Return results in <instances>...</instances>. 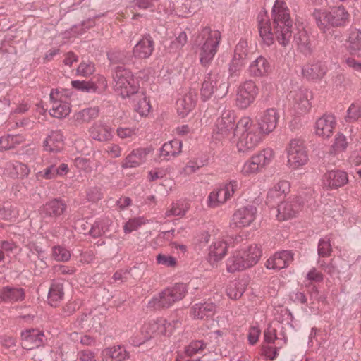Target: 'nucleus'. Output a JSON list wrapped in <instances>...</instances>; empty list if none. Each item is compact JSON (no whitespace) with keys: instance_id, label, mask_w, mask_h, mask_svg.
<instances>
[{"instance_id":"nucleus-1","label":"nucleus","mask_w":361,"mask_h":361,"mask_svg":"<svg viewBox=\"0 0 361 361\" xmlns=\"http://www.w3.org/2000/svg\"><path fill=\"white\" fill-rule=\"evenodd\" d=\"M274 31L272 30L269 18L264 11L259 13L257 20L259 32L264 42L273 44L274 35L281 44L286 45L292 36L293 21L286 4L283 0H276L272 8Z\"/></svg>"},{"instance_id":"nucleus-2","label":"nucleus","mask_w":361,"mask_h":361,"mask_svg":"<svg viewBox=\"0 0 361 361\" xmlns=\"http://www.w3.org/2000/svg\"><path fill=\"white\" fill-rule=\"evenodd\" d=\"M221 40V32L209 27L202 28L194 36L193 47L196 49L202 66L206 67L210 65L218 51Z\"/></svg>"},{"instance_id":"nucleus-3","label":"nucleus","mask_w":361,"mask_h":361,"mask_svg":"<svg viewBox=\"0 0 361 361\" xmlns=\"http://www.w3.org/2000/svg\"><path fill=\"white\" fill-rule=\"evenodd\" d=\"M279 116L275 109L258 114L250 123V142L254 145L261 142L276 127Z\"/></svg>"},{"instance_id":"nucleus-4","label":"nucleus","mask_w":361,"mask_h":361,"mask_svg":"<svg viewBox=\"0 0 361 361\" xmlns=\"http://www.w3.org/2000/svg\"><path fill=\"white\" fill-rule=\"evenodd\" d=\"M313 17L320 30L326 33L331 27L345 26L348 21L349 14L344 7L338 6L330 9H315Z\"/></svg>"},{"instance_id":"nucleus-5","label":"nucleus","mask_w":361,"mask_h":361,"mask_svg":"<svg viewBox=\"0 0 361 361\" xmlns=\"http://www.w3.org/2000/svg\"><path fill=\"white\" fill-rule=\"evenodd\" d=\"M114 90L123 98L129 97L138 91L139 85L133 73L128 69L118 66L114 75Z\"/></svg>"},{"instance_id":"nucleus-6","label":"nucleus","mask_w":361,"mask_h":361,"mask_svg":"<svg viewBox=\"0 0 361 361\" xmlns=\"http://www.w3.org/2000/svg\"><path fill=\"white\" fill-rule=\"evenodd\" d=\"M288 166L294 170L300 169L308 161L307 150L302 139H293L287 148Z\"/></svg>"},{"instance_id":"nucleus-7","label":"nucleus","mask_w":361,"mask_h":361,"mask_svg":"<svg viewBox=\"0 0 361 361\" xmlns=\"http://www.w3.org/2000/svg\"><path fill=\"white\" fill-rule=\"evenodd\" d=\"M51 107L50 114L57 118H65L71 112V104L68 99L67 91L52 90L50 92Z\"/></svg>"},{"instance_id":"nucleus-8","label":"nucleus","mask_w":361,"mask_h":361,"mask_svg":"<svg viewBox=\"0 0 361 361\" xmlns=\"http://www.w3.org/2000/svg\"><path fill=\"white\" fill-rule=\"evenodd\" d=\"M47 338L43 331L39 329H27L20 333V345L27 350H31L44 346Z\"/></svg>"},{"instance_id":"nucleus-9","label":"nucleus","mask_w":361,"mask_h":361,"mask_svg":"<svg viewBox=\"0 0 361 361\" xmlns=\"http://www.w3.org/2000/svg\"><path fill=\"white\" fill-rule=\"evenodd\" d=\"M236 187V181H231L214 189L208 196V207L215 208L225 203L234 194Z\"/></svg>"},{"instance_id":"nucleus-10","label":"nucleus","mask_w":361,"mask_h":361,"mask_svg":"<svg viewBox=\"0 0 361 361\" xmlns=\"http://www.w3.org/2000/svg\"><path fill=\"white\" fill-rule=\"evenodd\" d=\"M217 87H219V89H224V92L222 95H225L227 93L228 86L224 82L221 76L212 73L208 74L204 78L200 90V94L202 99L204 101H207L210 99L214 93V91L217 90Z\"/></svg>"},{"instance_id":"nucleus-11","label":"nucleus","mask_w":361,"mask_h":361,"mask_svg":"<svg viewBox=\"0 0 361 361\" xmlns=\"http://www.w3.org/2000/svg\"><path fill=\"white\" fill-rule=\"evenodd\" d=\"M234 126V117L231 111H225L216 122L212 137L214 140L221 141L226 137Z\"/></svg>"},{"instance_id":"nucleus-12","label":"nucleus","mask_w":361,"mask_h":361,"mask_svg":"<svg viewBox=\"0 0 361 361\" xmlns=\"http://www.w3.org/2000/svg\"><path fill=\"white\" fill-rule=\"evenodd\" d=\"M302 209V204L298 197L281 202L277 206L276 217L279 221H285L296 216Z\"/></svg>"},{"instance_id":"nucleus-13","label":"nucleus","mask_w":361,"mask_h":361,"mask_svg":"<svg viewBox=\"0 0 361 361\" xmlns=\"http://www.w3.org/2000/svg\"><path fill=\"white\" fill-rule=\"evenodd\" d=\"M336 126V118L332 114H324L317 119L314 124L316 135L322 138L330 137Z\"/></svg>"},{"instance_id":"nucleus-14","label":"nucleus","mask_w":361,"mask_h":361,"mask_svg":"<svg viewBox=\"0 0 361 361\" xmlns=\"http://www.w3.org/2000/svg\"><path fill=\"white\" fill-rule=\"evenodd\" d=\"M197 94L195 90H190L186 92H181L176 102L178 114L184 118L194 108L196 102Z\"/></svg>"},{"instance_id":"nucleus-15","label":"nucleus","mask_w":361,"mask_h":361,"mask_svg":"<svg viewBox=\"0 0 361 361\" xmlns=\"http://www.w3.org/2000/svg\"><path fill=\"white\" fill-rule=\"evenodd\" d=\"M207 260L211 264L221 261L228 251L227 244L223 238H214L207 248Z\"/></svg>"},{"instance_id":"nucleus-16","label":"nucleus","mask_w":361,"mask_h":361,"mask_svg":"<svg viewBox=\"0 0 361 361\" xmlns=\"http://www.w3.org/2000/svg\"><path fill=\"white\" fill-rule=\"evenodd\" d=\"M288 99L295 109L301 111H306L310 106L308 91L305 88L299 87L290 90Z\"/></svg>"},{"instance_id":"nucleus-17","label":"nucleus","mask_w":361,"mask_h":361,"mask_svg":"<svg viewBox=\"0 0 361 361\" xmlns=\"http://www.w3.org/2000/svg\"><path fill=\"white\" fill-rule=\"evenodd\" d=\"M150 147H140L133 149L124 159L122 167L135 168L147 160V155L152 152Z\"/></svg>"},{"instance_id":"nucleus-18","label":"nucleus","mask_w":361,"mask_h":361,"mask_svg":"<svg viewBox=\"0 0 361 361\" xmlns=\"http://www.w3.org/2000/svg\"><path fill=\"white\" fill-rule=\"evenodd\" d=\"M290 185L287 180H280L276 183L267 194V202L270 204H279L283 202L286 195L290 192Z\"/></svg>"},{"instance_id":"nucleus-19","label":"nucleus","mask_w":361,"mask_h":361,"mask_svg":"<svg viewBox=\"0 0 361 361\" xmlns=\"http://www.w3.org/2000/svg\"><path fill=\"white\" fill-rule=\"evenodd\" d=\"M274 157L271 149L267 148L255 153L250 160V173L259 171L269 164Z\"/></svg>"},{"instance_id":"nucleus-20","label":"nucleus","mask_w":361,"mask_h":361,"mask_svg":"<svg viewBox=\"0 0 361 361\" xmlns=\"http://www.w3.org/2000/svg\"><path fill=\"white\" fill-rule=\"evenodd\" d=\"M235 135L238 137L237 148L240 152H248V118H241L236 126Z\"/></svg>"},{"instance_id":"nucleus-21","label":"nucleus","mask_w":361,"mask_h":361,"mask_svg":"<svg viewBox=\"0 0 361 361\" xmlns=\"http://www.w3.org/2000/svg\"><path fill=\"white\" fill-rule=\"evenodd\" d=\"M154 48V41L150 35L142 37L134 46L133 54L137 59H146L149 57Z\"/></svg>"},{"instance_id":"nucleus-22","label":"nucleus","mask_w":361,"mask_h":361,"mask_svg":"<svg viewBox=\"0 0 361 361\" xmlns=\"http://www.w3.org/2000/svg\"><path fill=\"white\" fill-rule=\"evenodd\" d=\"M348 181L347 173L341 170H331L324 175V183L329 189H336Z\"/></svg>"},{"instance_id":"nucleus-23","label":"nucleus","mask_w":361,"mask_h":361,"mask_svg":"<svg viewBox=\"0 0 361 361\" xmlns=\"http://www.w3.org/2000/svg\"><path fill=\"white\" fill-rule=\"evenodd\" d=\"M182 300L180 295H154L147 303V308L151 310H157L168 308L172 304Z\"/></svg>"},{"instance_id":"nucleus-24","label":"nucleus","mask_w":361,"mask_h":361,"mask_svg":"<svg viewBox=\"0 0 361 361\" xmlns=\"http://www.w3.org/2000/svg\"><path fill=\"white\" fill-rule=\"evenodd\" d=\"M90 133L92 139L100 142H107L113 137L112 128L102 121L94 123Z\"/></svg>"},{"instance_id":"nucleus-25","label":"nucleus","mask_w":361,"mask_h":361,"mask_svg":"<svg viewBox=\"0 0 361 361\" xmlns=\"http://www.w3.org/2000/svg\"><path fill=\"white\" fill-rule=\"evenodd\" d=\"M293 259V255L289 251L276 252L267 259L266 267L268 269H281L288 267Z\"/></svg>"},{"instance_id":"nucleus-26","label":"nucleus","mask_w":361,"mask_h":361,"mask_svg":"<svg viewBox=\"0 0 361 361\" xmlns=\"http://www.w3.org/2000/svg\"><path fill=\"white\" fill-rule=\"evenodd\" d=\"M248 259V252L246 250L235 252L226 261V268L228 272L240 271L245 268Z\"/></svg>"},{"instance_id":"nucleus-27","label":"nucleus","mask_w":361,"mask_h":361,"mask_svg":"<svg viewBox=\"0 0 361 361\" xmlns=\"http://www.w3.org/2000/svg\"><path fill=\"white\" fill-rule=\"evenodd\" d=\"M246 41L240 42L235 47L234 57L230 65V72L233 74L238 68L245 64L244 61L248 54V49Z\"/></svg>"},{"instance_id":"nucleus-28","label":"nucleus","mask_w":361,"mask_h":361,"mask_svg":"<svg viewBox=\"0 0 361 361\" xmlns=\"http://www.w3.org/2000/svg\"><path fill=\"white\" fill-rule=\"evenodd\" d=\"M327 72L326 66L322 62H314L306 64L302 68L305 77L312 80H321Z\"/></svg>"},{"instance_id":"nucleus-29","label":"nucleus","mask_w":361,"mask_h":361,"mask_svg":"<svg viewBox=\"0 0 361 361\" xmlns=\"http://www.w3.org/2000/svg\"><path fill=\"white\" fill-rule=\"evenodd\" d=\"M345 45L351 55H359L361 51V29L350 30Z\"/></svg>"},{"instance_id":"nucleus-30","label":"nucleus","mask_w":361,"mask_h":361,"mask_svg":"<svg viewBox=\"0 0 361 361\" xmlns=\"http://www.w3.org/2000/svg\"><path fill=\"white\" fill-rule=\"evenodd\" d=\"M44 148L47 152H59L63 144V136L60 130L51 131L44 141Z\"/></svg>"},{"instance_id":"nucleus-31","label":"nucleus","mask_w":361,"mask_h":361,"mask_svg":"<svg viewBox=\"0 0 361 361\" xmlns=\"http://www.w3.org/2000/svg\"><path fill=\"white\" fill-rule=\"evenodd\" d=\"M273 67L264 57L259 56L250 66V71L256 77L266 76L272 72Z\"/></svg>"},{"instance_id":"nucleus-32","label":"nucleus","mask_w":361,"mask_h":361,"mask_svg":"<svg viewBox=\"0 0 361 361\" xmlns=\"http://www.w3.org/2000/svg\"><path fill=\"white\" fill-rule=\"evenodd\" d=\"M216 311V305L212 303L195 304L192 308L194 319H208L212 318Z\"/></svg>"},{"instance_id":"nucleus-33","label":"nucleus","mask_w":361,"mask_h":361,"mask_svg":"<svg viewBox=\"0 0 361 361\" xmlns=\"http://www.w3.org/2000/svg\"><path fill=\"white\" fill-rule=\"evenodd\" d=\"M66 204L58 199H54L47 202L42 209V214L46 216L58 217L66 209Z\"/></svg>"},{"instance_id":"nucleus-34","label":"nucleus","mask_w":361,"mask_h":361,"mask_svg":"<svg viewBox=\"0 0 361 361\" xmlns=\"http://www.w3.org/2000/svg\"><path fill=\"white\" fill-rule=\"evenodd\" d=\"M181 147V141L173 140L163 145L160 149V155L165 159H170L180 152Z\"/></svg>"},{"instance_id":"nucleus-35","label":"nucleus","mask_w":361,"mask_h":361,"mask_svg":"<svg viewBox=\"0 0 361 361\" xmlns=\"http://www.w3.org/2000/svg\"><path fill=\"white\" fill-rule=\"evenodd\" d=\"M111 225L112 221L109 218L103 217L94 222L90 231V234L94 238L105 235L110 231Z\"/></svg>"},{"instance_id":"nucleus-36","label":"nucleus","mask_w":361,"mask_h":361,"mask_svg":"<svg viewBox=\"0 0 361 361\" xmlns=\"http://www.w3.org/2000/svg\"><path fill=\"white\" fill-rule=\"evenodd\" d=\"M5 172L11 177H25L30 173L28 167L22 163L9 162L6 164Z\"/></svg>"},{"instance_id":"nucleus-37","label":"nucleus","mask_w":361,"mask_h":361,"mask_svg":"<svg viewBox=\"0 0 361 361\" xmlns=\"http://www.w3.org/2000/svg\"><path fill=\"white\" fill-rule=\"evenodd\" d=\"M103 355H109L115 361H125L129 358V353L121 345L104 349Z\"/></svg>"},{"instance_id":"nucleus-38","label":"nucleus","mask_w":361,"mask_h":361,"mask_svg":"<svg viewBox=\"0 0 361 361\" xmlns=\"http://www.w3.org/2000/svg\"><path fill=\"white\" fill-rule=\"evenodd\" d=\"M147 324L148 329H149L151 332L159 335H166L167 328L170 326V324L168 323L165 319L161 317L149 321Z\"/></svg>"},{"instance_id":"nucleus-39","label":"nucleus","mask_w":361,"mask_h":361,"mask_svg":"<svg viewBox=\"0 0 361 361\" xmlns=\"http://www.w3.org/2000/svg\"><path fill=\"white\" fill-rule=\"evenodd\" d=\"M294 41L301 52L308 54L311 51L310 40L305 31H300L295 36Z\"/></svg>"},{"instance_id":"nucleus-40","label":"nucleus","mask_w":361,"mask_h":361,"mask_svg":"<svg viewBox=\"0 0 361 361\" xmlns=\"http://www.w3.org/2000/svg\"><path fill=\"white\" fill-rule=\"evenodd\" d=\"M232 224L237 228H243L248 225V209L246 207L235 212L233 216Z\"/></svg>"},{"instance_id":"nucleus-41","label":"nucleus","mask_w":361,"mask_h":361,"mask_svg":"<svg viewBox=\"0 0 361 361\" xmlns=\"http://www.w3.org/2000/svg\"><path fill=\"white\" fill-rule=\"evenodd\" d=\"M188 209V203L185 201L179 200L172 204L171 209L165 213L166 217L169 216H183Z\"/></svg>"},{"instance_id":"nucleus-42","label":"nucleus","mask_w":361,"mask_h":361,"mask_svg":"<svg viewBox=\"0 0 361 361\" xmlns=\"http://www.w3.org/2000/svg\"><path fill=\"white\" fill-rule=\"evenodd\" d=\"M207 343L202 340H196L190 343V344L185 348V352L186 355L189 356L190 359L197 355L202 353V351L206 348Z\"/></svg>"},{"instance_id":"nucleus-43","label":"nucleus","mask_w":361,"mask_h":361,"mask_svg":"<svg viewBox=\"0 0 361 361\" xmlns=\"http://www.w3.org/2000/svg\"><path fill=\"white\" fill-rule=\"evenodd\" d=\"M236 104L241 109H246L248 106V90L246 82L238 87L236 95Z\"/></svg>"},{"instance_id":"nucleus-44","label":"nucleus","mask_w":361,"mask_h":361,"mask_svg":"<svg viewBox=\"0 0 361 361\" xmlns=\"http://www.w3.org/2000/svg\"><path fill=\"white\" fill-rule=\"evenodd\" d=\"M99 114V109L98 107L94 106V107H90L84 109L81 111H80L76 115H75V119L78 121L82 122H88L91 119L96 118L98 116Z\"/></svg>"},{"instance_id":"nucleus-45","label":"nucleus","mask_w":361,"mask_h":361,"mask_svg":"<svg viewBox=\"0 0 361 361\" xmlns=\"http://www.w3.org/2000/svg\"><path fill=\"white\" fill-rule=\"evenodd\" d=\"M71 85L73 88L85 92H95L97 90V86L90 81L72 80Z\"/></svg>"},{"instance_id":"nucleus-46","label":"nucleus","mask_w":361,"mask_h":361,"mask_svg":"<svg viewBox=\"0 0 361 361\" xmlns=\"http://www.w3.org/2000/svg\"><path fill=\"white\" fill-rule=\"evenodd\" d=\"M95 71L94 64L90 61H82L76 70L78 76L87 77Z\"/></svg>"},{"instance_id":"nucleus-47","label":"nucleus","mask_w":361,"mask_h":361,"mask_svg":"<svg viewBox=\"0 0 361 361\" xmlns=\"http://www.w3.org/2000/svg\"><path fill=\"white\" fill-rule=\"evenodd\" d=\"M52 255L54 259L58 262H68L71 256L69 250L59 245L52 248Z\"/></svg>"},{"instance_id":"nucleus-48","label":"nucleus","mask_w":361,"mask_h":361,"mask_svg":"<svg viewBox=\"0 0 361 361\" xmlns=\"http://www.w3.org/2000/svg\"><path fill=\"white\" fill-rule=\"evenodd\" d=\"M276 311L275 318L279 322L290 324L293 320V315L288 308L279 307Z\"/></svg>"},{"instance_id":"nucleus-49","label":"nucleus","mask_w":361,"mask_h":361,"mask_svg":"<svg viewBox=\"0 0 361 361\" xmlns=\"http://www.w3.org/2000/svg\"><path fill=\"white\" fill-rule=\"evenodd\" d=\"M145 224L142 217L133 218L128 220L123 226V231L126 234L132 233L137 230L142 224Z\"/></svg>"},{"instance_id":"nucleus-50","label":"nucleus","mask_w":361,"mask_h":361,"mask_svg":"<svg viewBox=\"0 0 361 361\" xmlns=\"http://www.w3.org/2000/svg\"><path fill=\"white\" fill-rule=\"evenodd\" d=\"M348 146L346 137L343 134H337L335 137L334 144L332 145V152L338 153L344 151Z\"/></svg>"},{"instance_id":"nucleus-51","label":"nucleus","mask_w":361,"mask_h":361,"mask_svg":"<svg viewBox=\"0 0 361 361\" xmlns=\"http://www.w3.org/2000/svg\"><path fill=\"white\" fill-rule=\"evenodd\" d=\"M140 333L142 337L138 341L135 340L136 338L132 339V343L135 346H139L145 343L146 341L150 340L154 335V332H151L149 329H148L147 324L142 326Z\"/></svg>"},{"instance_id":"nucleus-52","label":"nucleus","mask_w":361,"mask_h":361,"mask_svg":"<svg viewBox=\"0 0 361 361\" xmlns=\"http://www.w3.org/2000/svg\"><path fill=\"white\" fill-rule=\"evenodd\" d=\"M361 117V106L358 104H352L348 111L345 117L346 121L354 122Z\"/></svg>"},{"instance_id":"nucleus-53","label":"nucleus","mask_w":361,"mask_h":361,"mask_svg":"<svg viewBox=\"0 0 361 361\" xmlns=\"http://www.w3.org/2000/svg\"><path fill=\"white\" fill-rule=\"evenodd\" d=\"M317 251L319 257H327L330 256L332 248L329 240L327 238L320 240L318 243Z\"/></svg>"},{"instance_id":"nucleus-54","label":"nucleus","mask_w":361,"mask_h":361,"mask_svg":"<svg viewBox=\"0 0 361 361\" xmlns=\"http://www.w3.org/2000/svg\"><path fill=\"white\" fill-rule=\"evenodd\" d=\"M157 263L166 267H173L176 265L177 261L175 257L160 253L156 257Z\"/></svg>"},{"instance_id":"nucleus-55","label":"nucleus","mask_w":361,"mask_h":361,"mask_svg":"<svg viewBox=\"0 0 361 361\" xmlns=\"http://www.w3.org/2000/svg\"><path fill=\"white\" fill-rule=\"evenodd\" d=\"M107 56L111 63H126L128 61L125 53L121 51H111L107 54Z\"/></svg>"},{"instance_id":"nucleus-56","label":"nucleus","mask_w":361,"mask_h":361,"mask_svg":"<svg viewBox=\"0 0 361 361\" xmlns=\"http://www.w3.org/2000/svg\"><path fill=\"white\" fill-rule=\"evenodd\" d=\"M205 164L204 161H190L182 169L181 173L185 175H190L195 173L200 167Z\"/></svg>"},{"instance_id":"nucleus-57","label":"nucleus","mask_w":361,"mask_h":361,"mask_svg":"<svg viewBox=\"0 0 361 361\" xmlns=\"http://www.w3.org/2000/svg\"><path fill=\"white\" fill-rule=\"evenodd\" d=\"M167 174V170L164 168H155L148 172L147 180L154 181L162 179Z\"/></svg>"},{"instance_id":"nucleus-58","label":"nucleus","mask_w":361,"mask_h":361,"mask_svg":"<svg viewBox=\"0 0 361 361\" xmlns=\"http://www.w3.org/2000/svg\"><path fill=\"white\" fill-rule=\"evenodd\" d=\"M187 35L185 32H180L179 35L171 43V48L174 50L181 49L187 42Z\"/></svg>"},{"instance_id":"nucleus-59","label":"nucleus","mask_w":361,"mask_h":361,"mask_svg":"<svg viewBox=\"0 0 361 361\" xmlns=\"http://www.w3.org/2000/svg\"><path fill=\"white\" fill-rule=\"evenodd\" d=\"M137 129L135 128L120 127L116 130V134L121 139L131 138L136 135Z\"/></svg>"},{"instance_id":"nucleus-60","label":"nucleus","mask_w":361,"mask_h":361,"mask_svg":"<svg viewBox=\"0 0 361 361\" xmlns=\"http://www.w3.org/2000/svg\"><path fill=\"white\" fill-rule=\"evenodd\" d=\"M151 106L149 104V101L146 98L144 97L142 99H140L136 106V111L140 114L141 116H147L150 110Z\"/></svg>"},{"instance_id":"nucleus-61","label":"nucleus","mask_w":361,"mask_h":361,"mask_svg":"<svg viewBox=\"0 0 361 361\" xmlns=\"http://www.w3.org/2000/svg\"><path fill=\"white\" fill-rule=\"evenodd\" d=\"M102 197L101 189L98 187H92L87 191V198L89 202H96Z\"/></svg>"},{"instance_id":"nucleus-62","label":"nucleus","mask_w":361,"mask_h":361,"mask_svg":"<svg viewBox=\"0 0 361 361\" xmlns=\"http://www.w3.org/2000/svg\"><path fill=\"white\" fill-rule=\"evenodd\" d=\"M169 293H185L190 290L189 285L185 283H176L168 288Z\"/></svg>"},{"instance_id":"nucleus-63","label":"nucleus","mask_w":361,"mask_h":361,"mask_svg":"<svg viewBox=\"0 0 361 361\" xmlns=\"http://www.w3.org/2000/svg\"><path fill=\"white\" fill-rule=\"evenodd\" d=\"M251 252V256H250V266L257 264L262 255V251L260 247L255 245V247H250V252Z\"/></svg>"},{"instance_id":"nucleus-64","label":"nucleus","mask_w":361,"mask_h":361,"mask_svg":"<svg viewBox=\"0 0 361 361\" xmlns=\"http://www.w3.org/2000/svg\"><path fill=\"white\" fill-rule=\"evenodd\" d=\"M130 269H121L116 271L113 276V279L116 283H121L127 281L129 278Z\"/></svg>"}]
</instances>
